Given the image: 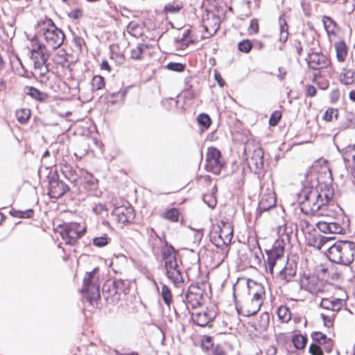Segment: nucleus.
I'll list each match as a JSON object with an SVG mask.
<instances>
[{"label":"nucleus","instance_id":"nucleus-1","mask_svg":"<svg viewBox=\"0 0 355 355\" xmlns=\"http://www.w3.org/2000/svg\"><path fill=\"white\" fill-rule=\"evenodd\" d=\"M334 195L333 189L328 184L305 185L300 193V209L306 215H324L325 207Z\"/></svg>","mask_w":355,"mask_h":355},{"label":"nucleus","instance_id":"nucleus-2","mask_svg":"<svg viewBox=\"0 0 355 355\" xmlns=\"http://www.w3.org/2000/svg\"><path fill=\"white\" fill-rule=\"evenodd\" d=\"M36 37L37 42L50 51L58 49L64 42L65 35L52 19H45L38 21Z\"/></svg>","mask_w":355,"mask_h":355},{"label":"nucleus","instance_id":"nucleus-3","mask_svg":"<svg viewBox=\"0 0 355 355\" xmlns=\"http://www.w3.org/2000/svg\"><path fill=\"white\" fill-rule=\"evenodd\" d=\"M162 259L164 263L166 275L175 287H180L184 284L181 260H178L177 256L178 252L166 242L161 248Z\"/></svg>","mask_w":355,"mask_h":355},{"label":"nucleus","instance_id":"nucleus-4","mask_svg":"<svg viewBox=\"0 0 355 355\" xmlns=\"http://www.w3.org/2000/svg\"><path fill=\"white\" fill-rule=\"evenodd\" d=\"M327 256L331 262L349 266L355 260V242L338 241L328 248Z\"/></svg>","mask_w":355,"mask_h":355},{"label":"nucleus","instance_id":"nucleus-5","mask_svg":"<svg viewBox=\"0 0 355 355\" xmlns=\"http://www.w3.org/2000/svg\"><path fill=\"white\" fill-rule=\"evenodd\" d=\"M49 51L50 50L37 43L32 44L31 59L34 66L32 73L35 78H40L41 82H44L49 79L47 73L49 69L47 61L50 56Z\"/></svg>","mask_w":355,"mask_h":355},{"label":"nucleus","instance_id":"nucleus-6","mask_svg":"<svg viewBox=\"0 0 355 355\" xmlns=\"http://www.w3.org/2000/svg\"><path fill=\"white\" fill-rule=\"evenodd\" d=\"M98 269L94 268L92 271L87 272L84 279L81 292L84 297L91 304L98 300L100 295L99 277L97 275Z\"/></svg>","mask_w":355,"mask_h":355},{"label":"nucleus","instance_id":"nucleus-7","mask_svg":"<svg viewBox=\"0 0 355 355\" xmlns=\"http://www.w3.org/2000/svg\"><path fill=\"white\" fill-rule=\"evenodd\" d=\"M233 237V226L230 222L221 220L216 229L210 234L212 243L217 248H222L228 245Z\"/></svg>","mask_w":355,"mask_h":355},{"label":"nucleus","instance_id":"nucleus-8","mask_svg":"<svg viewBox=\"0 0 355 355\" xmlns=\"http://www.w3.org/2000/svg\"><path fill=\"white\" fill-rule=\"evenodd\" d=\"M85 232V228H81L78 223H71L64 225L60 235L66 245H74Z\"/></svg>","mask_w":355,"mask_h":355},{"label":"nucleus","instance_id":"nucleus-9","mask_svg":"<svg viewBox=\"0 0 355 355\" xmlns=\"http://www.w3.org/2000/svg\"><path fill=\"white\" fill-rule=\"evenodd\" d=\"M318 230L325 234H345L349 227V220H339L330 221L329 220H320L316 223Z\"/></svg>","mask_w":355,"mask_h":355},{"label":"nucleus","instance_id":"nucleus-10","mask_svg":"<svg viewBox=\"0 0 355 355\" xmlns=\"http://www.w3.org/2000/svg\"><path fill=\"white\" fill-rule=\"evenodd\" d=\"M206 162L205 168L207 171L218 174L223 166L220 150L214 147L209 148L206 156Z\"/></svg>","mask_w":355,"mask_h":355},{"label":"nucleus","instance_id":"nucleus-11","mask_svg":"<svg viewBox=\"0 0 355 355\" xmlns=\"http://www.w3.org/2000/svg\"><path fill=\"white\" fill-rule=\"evenodd\" d=\"M204 286L205 284H193L189 287L186 294V302L188 308L190 306L193 309H196L201 305L205 293Z\"/></svg>","mask_w":355,"mask_h":355},{"label":"nucleus","instance_id":"nucleus-12","mask_svg":"<svg viewBox=\"0 0 355 355\" xmlns=\"http://www.w3.org/2000/svg\"><path fill=\"white\" fill-rule=\"evenodd\" d=\"M49 195L51 198L58 199L69 191V186L60 180L56 173L49 177Z\"/></svg>","mask_w":355,"mask_h":355},{"label":"nucleus","instance_id":"nucleus-13","mask_svg":"<svg viewBox=\"0 0 355 355\" xmlns=\"http://www.w3.org/2000/svg\"><path fill=\"white\" fill-rule=\"evenodd\" d=\"M284 252V246L279 241H276L271 250L266 251L267 254V268L270 273H273L276 262L283 257Z\"/></svg>","mask_w":355,"mask_h":355},{"label":"nucleus","instance_id":"nucleus-14","mask_svg":"<svg viewBox=\"0 0 355 355\" xmlns=\"http://www.w3.org/2000/svg\"><path fill=\"white\" fill-rule=\"evenodd\" d=\"M300 287L312 294L323 292L322 282L315 276L303 277L300 281Z\"/></svg>","mask_w":355,"mask_h":355},{"label":"nucleus","instance_id":"nucleus-15","mask_svg":"<svg viewBox=\"0 0 355 355\" xmlns=\"http://www.w3.org/2000/svg\"><path fill=\"white\" fill-rule=\"evenodd\" d=\"M112 216L120 223H130L135 217V211L129 206H119L114 209Z\"/></svg>","mask_w":355,"mask_h":355},{"label":"nucleus","instance_id":"nucleus-16","mask_svg":"<svg viewBox=\"0 0 355 355\" xmlns=\"http://www.w3.org/2000/svg\"><path fill=\"white\" fill-rule=\"evenodd\" d=\"M306 60L309 67L313 70L325 68L329 64L330 62L328 58L320 52L309 53Z\"/></svg>","mask_w":355,"mask_h":355},{"label":"nucleus","instance_id":"nucleus-17","mask_svg":"<svg viewBox=\"0 0 355 355\" xmlns=\"http://www.w3.org/2000/svg\"><path fill=\"white\" fill-rule=\"evenodd\" d=\"M248 294L252 297L251 301H254V309L259 304H262L265 297V289L262 284H258L254 281L248 283Z\"/></svg>","mask_w":355,"mask_h":355},{"label":"nucleus","instance_id":"nucleus-18","mask_svg":"<svg viewBox=\"0 0 355 355\" xmlns=\"http://www.w3.org/2000/svg\"><path fill=\"white\" fill-rule=\"evenodd\" d=\"M216 313L209 309H205L200 311L191 313L193 321L198 326L205 327L211 322L216 318Z\"/></svg>","mask_w":355,"mask_h":355},{"label":"nucleus","instance_id":"nucleus-19","mask_svg":"<svg viewBox=\"0 0 355 355\" xmlns=\"http://www.w3.org/2000/svg\"><path fill=\"white\" fill-rule=\"evenodd\" d=\"M250 169L255 174H260L263 169V152L261 148L255 149L248 159Z\"/></svg>","mask_w":355,"mask_h":355},{"label":"nucleus","instance_id":"nucleus-20","mask_svg":"<svg viewBox=\"0 0 355 355\" xmlns=\"http://www.w3.org/2000/svg\"><path fill=\"white\" fill-rule=\"evenodd\" d=\"M275 205L276 198L275 193L272 190L268 189L266 192L262 193L261 196L257 211L261 214L275 207Z\"/></svg>","mask_w":355,"mask_h":355},{"label":"nucleus","instance_id":"nucleus-21","mask_svg":"<svg viewBox=\"0 0 355 355\" xmlns=\"http://www.w3.org/2000/svg\"><path fill=\"white\" fill-rule=\"evenodd\" d=\"M344 304L345 301L340 298L334 297L330 298L322 297L320 303V306L329 313L336 314V313L338 312L342 309Z\"/></svg>","mask_w":355,"mask_h":355},{"label":"nucleus","instance_id":"nucleus-22","mask_svg":"<svg viewBox=\"0 0 355 355\" xmlns=\"http://www.w3.org/2000/svg\"><path fill=\"white\" fill-rule=\"evenodd\" d=\"M203 26L205 31L207 33V37L214 35L220 27L219 18L214 14H211L207 19H203Z\"/></svg>","mask_w":355,"mask_h":355},{"label":"nucleus","instance_id":"nucleus-23","mask_svg":"<svg viewBox=\"0 0 355 355\" xmlns=\"http://www.w3.org/2000/svg\"><path fill=\"white\" fill-rule=\"evenodd\" d=\"M295 274L296 265L293 263L287 262L284 268L279 271V278L286 282H290Z\"/></svg>","mask_w":355,"mask_h":355},{"label":"nucleus","instance_id":"nucleus-24","mask_svg":"<svg viewBox=\"0 0 355 355\" xmlns=\"http://www.w3.org/2000/svg\"><path fill=\"white\" fill-rule=\"evenodd\" d=\"M149 45L144 43H139L131 49L130 57L132 59L141 60L148 54Z\"/></svg>","mask_w":355,"mask_h":355},{"label":"nucleus","instance_id":"nucleus-25","mask_svg":"<svg viewBox=\"0 0 355 355\" xmlns=\"http://www.w3.org/2000/svg\"><path fill=\"white\" fill-rule=\"evenodd\" d=\"M24 92L26 94L30 96L33 99L40 102H44L48 98L47 94L42 92L37 88L31 86L26 87L24 89Z\"/></svg>","mask_w":355,"mask_h":355},{"label":"nucleus","instance_id":"nucleus-26","mask_svg":"<svg viewBox=\"0 0 355 355\" xmlns=\"http://www.w3.org/2000/svg\"><path fill=\"white\" fill-rule=\"evenodd\" d=\"M354 74L355 71L354 70L344 68L340 74L339 80L345 85H351L354 82Z\"/></svg>","mask_w":355,"mask_h":355},{"label":"nucleus","instance_id":"nucleus-27","mask_svg":"<svg viewBox=\"0 0 355 355\" xmlns=\"http://www.w3.org/2000/svg\"><path fill=\"white\" fill-rule=\"evenodd\" d=\"M336 58L339 62H344L347 55V47L344 41H339L335 43Z\"/></svg>","mask_w":355,"mask_h":355},{"label":"nucleus","instance_id":"nucleus-28","mask_svg":"<svg viewBox=\"0 0 355 355\" xmlns=\"http://www.w3.org/2000/svg\"><path fill=\"white\" fill-rule=\"evenodd\" d=\"M292 233L293 230L291 227L282 226L279 228V234H280V241H279L283 246L286 243H290Z\"/></svg>","mask_w":355,"mask_h":355},{"label":"nucleus","instance_id":"nucleus-29","mask_svg":"<svg viewBox=\"0 0 355 355\" xmlns=\"http://www.w3.org/2000/svg\"><path fill=\"white\" fill-rule=\"evenodd\" d=\"M254 301H250L249 303L245 304V306L241 308V311L239 312L245 317H250L255 315L260 309L262 304H259L257 309L254 310Z\"/></svg>","mask_w":355,"mask_h":355},{"label":"nucleus","instance_id":"nucleus-30","mask_svg":"<svg viewBox=\"0 0 355 355\" xmlns=\"http://www.w3.org/2000/svg\"><path fill=\"white\" fill-rule=\"evenodd\" d=\"M324 27L328 35L336 34V23L330 17L324 16L322 19Z\"/></svg>","mask_w":355,"mask_h":355},{"label":"nucleus","instance_id":"nucleus-31","mask_svg":"<svg viewBox=\"0 0 355 355\" xmlns=\"http://www.w3.org/2000/svg\"><path fill=\"white\" fill-rule=\"evenodd\" d=\"M161 295L165 304L170 307L173 302V295L169 287L164 284L162 285Z\"/></svg>","mask_w":355,"mask_h":355},{"label":"nucleus","instance_id":"nucleus-32","mask_svg":"<svg viewBox=\"0 0 355 355\" xmlns=\"http://www.w3.org/2000/svg\"><path fill=\"white\" fill-rule=\"evenodd\" d=\"M277 315L283 322H288L291 319V313L289 309L286 306H280L277 309Z\"/></svg>","mask_w":355,"mask_h":355},{"label":"nucleus","instance_id":"nucleus-33","mask_svg":"<svg viewBox=\"0 0 355 355\" xmlns=\"http://www.w3.org/2000/svg\"><path fill=\"white\" fill-rule=\"evenodd\" d=\"M307 342L306 336L301 334H295L292 338V343L297 349H303Z\"/></svg>","mask_w":355,"mask_h":355},{"label":"nucleus","instance_id":"nucleus-34","mask_svg":"<svg viewBox=\"0 0 355 355\" xmlns=\"http://www.w3.org/2000/svg\"><path fill=\"white\" fill-rule=\"evenodd\" d=\"M17 121L24 124L26 123L31 116V110L28 108L19 109L15 113Z\"/></svg>","mask_w":355,"mask_h":355},{"label":"nucleus","instance_id":"nucleus-35","mask_svg":"<svg viewBox=\"0 0 355 355\" xmlns=\"http://www.w3.org/2000/svg\"><path fill=\"white\" fill-rule=\"evenodd\" d=\"M10 214L14 217L20 218H31L34 214V211L31 209L26 211H19L15 209H12L10 211Z\"/></svg>","mask_w":355,"mask_h":355},{"label":"nucleus","instance_id":"nucleus-36","mask_svg":"<svg viewBox=\"0 0 355 355\" xmlns=\"http://www.w3.org/2000/svg\"><path fill=\"white\" fill-rule=\"evenodd\" d=\"M92 90H100L105 87V80L101 76H95L92 80Z\"/></svg>","mask_w":355,"mask_h":355},{"label":"nucleus","instance_id":"nucleus-37","mask_svg":"<svg viewBox=\"0 0 355 355\" xmlns=\"http://www.w3.org/2000/svg\"><path fill=\"white\" fill-rule=\"evenodd\" d=\"M355 153V144H350L342 149L343 159L345 162H349L350 157Z\"/></svg>","mask_w":355,"mask_h":355},{"label":"nucleus","instance_id":"nucleus-38","mask_svg":"<svg viewBox=\"0 0 355 355\" xmlns=\"http://www.w3.org/2000/svg\"><path fill=\"white\" fill-rule=\"evenodd\" d=\"M116 293H124L128 287L127 282L122 279H116L112 282Z\"/></svg>","mask_w":355,"mask_h":355},{"label":"nucleus","instance_id":"nucleus-39","mask_svg":"<svg viewBox=\"0 0 355 355\" xmlns=\"http://www.w3.org/2000/svg\"><path fill=\"white\" fill-rule=\"evenodd\" d=\"M197 121L200 125L206 129H207L211 123V118L208 114L205 113L200 114L197 117Z\"/></svg>","mask_w":355,"mask_h":355},{"label":"nucleus","instance_id":"nucleus-40","mask_svg":"<svg viewBox=\"0 0 355 355\" xmlns=\"http://www.w3.org/2000/svg\"><path fill=\"white\" fill-rule=\"evenodd\" d=\"M164 218L172 222H177L179 218V211L175 208H171L165 212Z\"/></svg>","mask_w":355,"mask_h":355},{"label":"nucleus","instance_id":"nucleus-41","mask_svg":"<svg viewBox=\"0 0 355 355\" xmlns=\"http://www.w3.org/2000/svg\"><path fill=\"white\" fill-rule=\"evenodd\" d=\"M252 48V44L249 40H243L238 44V49L243 53H249Z\"/></svg>","mask_w":355,"mask_h":355},{"label":"nucleus","instance_id":"nucleus-42","mask_svg":"<svg viewBox=\"0 0 355 355\" xmlns=\"http://www.w3.org/2000/svg\"><path fill=\"white\" fill-rule=\"evenodd\" d=\"M127 31L132 35L137 37L141 34V27L137 23L131 21L127 26Z\"/></svg>","mask_w":355,"mask_h":355},{"label":"nucleus","instance_id":"nucleus-43","mask_svg":"<svg viewBox=\"0 0 355 355\" xmlns=\"http://www.w3.org/2000/svg\"><path fill=\"white\" fill-rule=\"evenodd\" d=\"M338 115V110L335 108H328L323 116V119L327 121H331L334 119H337Z\"/></svg>","mask_w":355,"mask_h":355},{"label":"nucleus","instance_id":"nucleus-44","mask_svg":"<svg viewBox=\"0 0 355 355\" xmlns=\"http://www.w3.org/2000/svg\"><path fill=\"white\" fill-rule=\"evenodd\" d=\"M299 225L304 233L309 234L314 230V226L306 219H301Z\"/></svg>","mask_w":355,"mask_h":355},{"label":"nucleus","instance_id":"nucleus-45","mask_svg":"<svg viewBox=\"0 0 355 355\" xmlns=\"http://www.w3.org/2000/svg\"><path fill=\"white\" fill-rule=\"evenodd\" d=\"M336 314L328 313H321L320 316L323 320L324 324L327 327H330L333 325L334 323V318L335 317Z\"/></svg>","mask_w":355,"mask_h":355},{"label":"nucleus","instance_id":"nucleus-46","mask_svg":"<svg viewBox=\"0 0 355 355\" xmlns=\"http://www.w3.org/2000/svg\"><path fill=\"white\" fill-rule=\"evenodd\" d=\"M84 184L85 188L88 190H95L97 188V180L92 176L85 178Z\"/></svg>","mask_w":355,"mask_h":355},{"label":"nucleus","instance_id":"nucleus-47","mask_svg":"<svg viewBox=\"0 0 355 355\" xmlns=\"http://www.w3.org/2000/svg\"><path fill=\"white\" fill-rule=\"evenodd\" d=\"M109 239L107 235L96 237L93 239V243L95 246L102 248L108 244Z\"/></svg>","mask_w":355,"mask_h":355},{"label":"nucleus","instance_id":"nucleus-48","mask_svg":"<svg viewBox=\"0 0 355 355\" xmlns=\"http://www.w3.org/2000/svg\"><path fill=\"white\" fill-rule=\"evenodd\" d=\"M166 68L171 71L176 72H182L184 70V65L180 62H169L166 65Z\"/></svg>","mask_w":355,"mask_h":355},{"label":"nucleus","instance_id":"nucleus-49","mask_svg":"<svg viewBox=\"0 0 355 355\" xmlns=\"http://www.w3.org/2000/svg\"><path fill=\"white\" fill-rule=\"evenodd\" d=\"M311 338L313 339V343H318L319 341L322 340H327L328 338L326 336V334L320 332V331H315L311 334Z\"/></svg>","mask_w":355,"mask_h":355},{"label":"nucleus","instance_id":"nucleus-50","mask_svg":"<svg viewBox=\"0 0 355 355\" xmlns=\"http://www.w3.org/2000/svg\"><path fill=\"white\" fill-rule=\"evenodd\" d=\"M281 116H282V114L279 112H277V111L274 112L270 118L269 124L271 126L276 125L278 123V122L279 121Z\"/></svg>","mask_w":355,"mask_h":355},{"label":"nucleus","instance_id":"nucleus-51","mask_svg":"<svg viewBox=\"0 0 355 355\" xmlns=\"http://www.w3.org/2000/svg\"><path fill=\"white\" fill-rule=\"evenodd\" d=\"M182 8V6L179 3H168L165 6L164 10L166 12H169L171 13H175L178 12Z\"/></svg>","mask_w":355,"mask_h":355},{"label":"nucleus","instance_id":"nucleus-52","mask_svg":"<svg viewBox=\"0 0 355 355\" xmlns=\"http://www.w3.org/2000/svg\"><path fill=\"white\" fill-rule=\"evenodd\" d=\"M309 352L311 355H324L322 349H320L318 345L315 344H311L309 347Z\"/></svg>","mask_w":355,"mask_h":355},{"label":"nucleus","instance_id":"nucleus-53","mask_svg":"<svg viewBox=\"0 0 355 355\" xmlns=\"http://www.w3.org/2000/svg\"><path fill=\"white\" fill-rule=\"evenodd\" d=\"M92 211L96 215L101 214L104 211H106V206L103 204L98 203L95 204L92 207Z\"/></svg>","mask_w":355,"mask_h":355},{"label":"nucleus","instance_id":"nucleus-54","mask_svg":"<svg viewBox=\"0 0 355 355\" xmlns=\"http://www.w3.org/2000/svg\"><path fill=\"white\" fill-rule=\"evenodd\" d=\"M190 35V30L187 29L185 30L182 34V36L179 39L180 41L182 42L183 44L188 46L189 43H193V41L192 40H190L188 41V37Z\"/></svg>","mask_w":355,"mask_h":355},{"label":"nucleus","instance_id":"nucleus-55","mask_svg":"<svg viewBox=\"0 0 355 355\" xmlns=\"http://www.w3.org/2000/svg\"><path fill=\"white\" fill-rule=\"evenodd\" d=\"M259 31V24L256 19H252L250 21V24L248 28V32L250 34L257 33Z\"/></svg>","mask_w":355,"mask_h":355},{"label":"nucleus","instance_id":"nucleus-56","mask_svg":"<svg viewBox=\"0 0 355 355\" xmlns=\"http://www.w3.org/2000/svg\"><path fill=\"white\" fill-rule=\"evenodd\" d=\"M279 33H288V26L286 20L282 17L279 19Z\"/></svg>","mask_w":355,"mask_h":355},{"label":"nucleus","instance_id":"nucleus-57","mask_svg":"<svg viewBox=\"0 0 355 355\" xmlns=\"http://www.w3.org/2000/svg\"><path fill=\"white\" fill-rule=\"evenodd\" d=\"M333 347H334V341L331 338H328L327 339L326 343H324L322 352H325L327 353H330V352H331Z\"/></svg>","mask_w":355,"mask_h":355},{"label":"nucleus","instance_id":"nucleus-58","mask_svg":"<svg viewBox=\"0 0 355 355\" xmlns=\"http://www.w3.org/2000/svg\"><path fill=\"white\" fill-rule=\"evenodd\" d=\"M202 345L205 349H209L213 346L212 337L205 336L202 340Z\"/></svg>","mask_w":355,"mask_h":355},{"label":"nucleus","instance_id":"nucleus-59","mask_svg":"<svg viewBox=\"0 0 355 355\" xmlns=\"http://www.w3.org/2000/svg\"><path fill=\"white\" fill-rule=\"evenodd\" d=\"M203 200L205 203H207L209 207L214 208L216 205V200L212 198L211 196L205 195L203 198Z\"/></svg>","mask_w":355,"mask_h":355},{"label":"nucleus","instance_id":"nucleus-60","mask_svg":"<svg viewBox=\"0 0 355 355\" xmlns=\"http://www.w3.org/2000/svg\"><path fill=\"white\" fill-rule=\"evenodd\" d=\"M270 320V315L269 313L267 312H265L261 314V326L262 327H267L269 324Z\"/></svg>","mask_w":355,"mask_h":355},{"label":"nucleus","instance_id":"nucleus-61","mask_svg":"<svg viewBox=\"0 0 355 355\" xmlns=\"http://www.w3.org/2000/svg\"><path fill=\"white\" fill-rule=\"evenodd\" d=\"M68 172L69 173V176H67V175L65 174V177L72 182L76 181L77 175L76 174V171L73 170L71 167H69Z\"/></svg>","mask_w":355,"mask_h":355},{"label":"nucleus","instance_id":"nucleus-62","mask_svg":"<svg viewBox=\"0 0 355 355\" xmlns=\"http://www.w3.org/2000/svg\"><path fill=\"white\" fill-rule=\"evenodd\" d=\"M83 15V12L80 10L79 9H75V10H73L69 14V16L71 17V18H73L74 19H77L78 18H80L81 16Z\"/></svg>","mask_w":355,"mask_h":355},{"label":"nucleus","instance_id":"nucleus-63","mask_svg":"<svg viewBox=\"0 0 355 355\" xmlns=\"http://www.w3.org/2000/svg\"><path fill=\"white\" fill-rule=\"evenodd\" d=\"M306 95L310 96V97H313L315 96L316 94V92H317V90L315 89V87L313 85H309L307 87H306Z\"/></svg>","mask_w":355,"mask_h":355},{"label":"nucleus","instance_id":"nucleus-64","mask_svg":"<svg viewBox=\"0 0 355 355\" xmlns=\"http://www.w3.org/2000/svg\"><path fill=\"white\" fill-rule=\"evenodd\" d=\"M278 72H279V73L277 74V78L280 80H283L286 76V73H287L286 70L284 67H279Z\"/></svg>","mask_w":355,"mask_h":355}]
</instances>
